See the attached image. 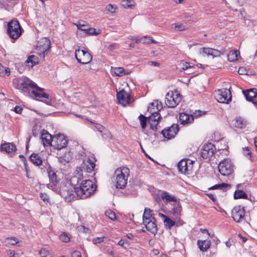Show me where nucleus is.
<instances>
[{
  "mask_svg": "<svg viewBox=\"0 0 257 257\" xmlns=\"http://www.w3.org/2000/svg\"><path fill=\"white\" fill-rule=\"evenodd\" d=\"M105 213L112 220H115L116 218L115 213L111 210L106 211Z\"/></svg>",
  "mask_w": 257,
  "mask_h": 257,
  "instance_id": "c03bdc74",
  "label": "nucleus"
},
{
  "mask_svg": "<svg viewBox=\"0 0 257 257\" xmlns=\"http://www.w3.org/2000/svg\"><path fill=\"white\" fill-rule=\"evenodd\" d=\"M200 231L202 233H207L208 235H210V233H209L208 230L206 229H200Z\"/></svg>",
  "mask_w": 257,
  "mask_h": 257,
  "instance_id": "69168bd1",
  "label": "nucleus"
},
{
  "mask_svg": "<svg viewBox=\"0 0 257 257\" xmlns=\"http://www.w3.org/2000/svg\"><path fill=\"white\" fill-rule=\"evenodd\" d=\"M194 161L189 159H182L177 165L178 171L183 174H190L193 169Z\"/></svg>",
  "mask_w": 257,
  "mask_h": 257,
  "instance_id": "6e6552de",
  "label": "nucleus"
},
{
  "mask_svg": "<svg viewBox=\"0 0 257 257\" xmlns=\"http://www.w3.org/2000/svg\"><path fill=\"white\" fill-rule=\"evenodd\" d=\"M90 123H92L95 128L101 134L103 138L110 139L111 138L110 133L104 126L99 123H96L92 121H90Z\"/></svg>",
  "mask_w": 257,
  "mask_h": 257,
  "instance_id": "f3484780",
  "label": "nucleus"
},
{
  "mask_svg": "<svg viewBox=\"0 0 257 257\" xmlns=\"http://www.w3.org/2000/svg\"><path fill=\"white\" fill-rule=\"evenodd\" d=\"M41 138L44 146H48L49 145L52 146L53 137H52V135L48 133L47 131L45 130L43 131Z\"/></svg>",
  "mask_w": 257,
  "mask_h": 257,
  "instance_id": "b1692460",
  "label": "nucleus"
},
{
  "mask_svg": "<svg viewBox=\"0 0 257 257\" xmlns=\"http://www.w3.org/2000/svg\"><path fill=\"white\" fill-rule=\"evenodd\" d=\"M139 118L140 121L142 129L144 131L147 126V121L148 122V117H146L143 114H140L139 116Z\"/></svg>",
  "mask_w": 257,
  "mask_h": 257,
  "instance_id": "a19ab883",
  "label": "nucleus"
},
{
  "mask_svg": "<svg viewBox=\"0 0 257 257\" xmlns=\"http://www.w3.org/2000/svg\"><path fill=\"white\" fill-rule=\"evenodd\" d=\"M67 145V140L63 135L54 136L52 140V147L54 149L61 150L65 148Z\"/></svg>",
  "mask_w": 257,
  "mask_h": 257,
  "instance_id": "ddd939ff",
  "label": "nucleus"
},
{
  "mask_svg": "<svg viewBox=\"0 0 257 257\" xmlns=\"http://www.w3.org/2000/svg\"><path fill=\"white\" fill-rule=\"evenodd\" d=\"M71 257H81V255L79 251L75 250L72 252Z\"/></svg>",
  "mask_w": 257,
  "mask_h": 257,
  "instance_id": "13d9d810",
  "label": "nucleus"
},
{
  "mask_svg": "<svg viewBox=\"0 0 257 257\" xmlns=\"http://www.w3.org/2000/svg\"><path fill=\"white\" fill-rule=\"evenodd\" d=\"M234 198L235 199L239 198L246 199L247 195L243 191L239 190L235 191Z\"/></svg>",
  "mask_w": 257,
  "mask_h": 257,
  "instance_id": "ea45409f",
  "label": "nucleus"
},
{
  "mask_svg": "<svg viewBox=\"0 0 257 257\" xmlns=\"http://www.w3.org/2000/svg\"><path fill=\"white\" fill-rule=\"evenodd\" d=\"M179 131L178 126L176 124H173L168 128L164 129L161 131V134L164 138L168 139L174 138Z\"/></svg>",
  "mask_w": 257,
  "mask_h": 257,
  "instance_id": "dca6fc26",
  "label": "nucleus"
},
{
  "mask_svg": "<svg viewBox=\"0 0 257 257\" xmlns=\"http://www.w3.org/2000/svg\"><path fill=\"white\" fill-rule=\"evenodd\" d=\"M2 151H5L7 153H11L17 150L16 146L13 143H5L1 146Z\"/></svg>",
  "mask_w": 257,
  "mask_h": 257,
  "instance_id": "bb28decb",
  "label": "nucleus"
},
{
  "mask_svg": "<svg viewBox=\"0 0 257 257\" xmlns=\"http://www.w3.org/2000/svg\"><path fill=\"white\" fill-rule=\"evenodd\" d=\"M159 215L163 218L164 224L168 228L171 229L175 225V221L166 215L162 213H159Z\"/></svg>",
  "mask_w": 257,
  "mask_h": 257,
  "instance_id": "2f4dec72",
  "label": "nucleus"
},
{
  "mask_svg": "<svg viewBox=\"0 0 257 257\" xmlns=\"http://www.w3.org/2000/svg\"><path fill=\"white\" fill-rule=\"evenodd\" d=\"M200 54L203 55L211 56L213 58L220 56L221 53L219 51L210 48H203L200 49Z\"/></svg>",
  "mask_w": 257,
  "mask_h": 257,
  "instance_id": "5701e85b",
  "label": "nucleus"
},
{
  "mask_svg": "<svg viewBox=\"0 0 257 257\" xmlns=\"http://www.w3.org/2000/svg\"><path fill=\"white\" fill-rule=\"evenodd\" d=\"M225 244L228 247H230L231 245V243L229 241H227L225 242Z\"/></svg>",
  "mask_w": 257,
  "mask_h": 257,
  "instance_id": "338daca9",
  "label": "nucleus"
},
{
  "mask_svg": "<svg viewBox=\"0 0 257 257\" xmlns=\"http://www.w3.org/2000/svg\"><path fill=\"white\" fill-rule=\"evenodd\" d=\"M182 100V96L177 92H168L166 95L165 103L169 107L173 108L176 106Z\"/></svg>",
  "mask_w": 257,
  "mask_h": 257,
  "instance_id": "423d86ee",
  "label": "nucleus"
},
{
  "mask_svg": "<svg viewBox=\"0 0 257 257\" xmlns=\"http://www.w3.org/2000/svg\"><path fill=\"white\" fill-rule=\"evenodd\" d=\"M121 6L125 9H132L135 6V3L132 0H123L121 2Z\"/></svg>",
  "mask_w": 257,
  "mask_h": 257,
  "instance_id": "58836bf2",
  "label": "nucleus"
},
{
  "mask_svg": "<svg viewBox=\"0 0 257 257\" xmlns=\"http://www.w3.org/2000/svg\"><path fill=\"white\" fill-rule=\"evenodd\" d=\"M117 244L120 245V246H121L124 248L126 247V246H125V244H128V241L125 240H123V239H120L117 243Z\"/></svg>",
  "mask_w": 257,
  "mask_h": 257,
  "instance_id": "6e6d98bb",
  "label": "nucleus"
},
{
  "mask_svg": "<svg viewBox=\"0 0 257 257\" xmlns=\"http://www.w3.org/2000/svg\"><path fill=\"white\" fill-rule=\"evenodd\" d=\"M148 64L150 65H153L154 66L158 67L160 66V63L155 61H149Z\"/></svg>",
  "mask_w": 257,
  "mask_h": 257,
  "instance_id": "680f3d73",
  "label": "nucleus"
},
{
  "mask_svg": "<svg viewBox=\"0 0 257 257\" xmlns=\"http://www.w3.org/2000/svg\"><path fill=\"white\" fill-rule=\"evenodd\" d=\"M239 54V52L238 51H230L227 55L228 60L230 62H233L237 60Z\"/></svg>",
  "mask_w": 257,
  "mask_h": 257,
  "instance_id": "c9c22d12",
  "label": "nucleus"
},
{
  "mask_svg": "<svg viewBox=\"0 0 257 257\" xmlns=\"http://www.w3.org/2000/svg\"><path fill=\"white\" fill-rule=\"evenodd\" d=\"M96 189V185L90 180H83L79 186L75 188V193L78 198L85 199L90 196Z\"/></svg>",
  "mask_w": 257,
  "mask_h": 257,
  "instance_id": "f03ea898",
  "label": "nucleus"
},
{
  "mask_svg": "<svg viewBox=\"0 0 257 257\" xmlns=\"http://www.w3.org/2000/svg\"><path fill=\"white\" fill-rule=\"evenodd\" d=\"M143 224L145 225L147 230L152 234L155 235L157 233L158 227L156 223V219H150L143 222Z\"/></svg>",
  "mask_w": 257,
  "mask_h": 257,
  "instance_id": "aec40b11",
  "label": "nucleus"
},
{
  "mask_svg": "<svg viewBox=\"0 0 257 257\" xmlns=\"http://www.w3.org/2000/svg\"><path fill=\"white\" fill-rule=\"evenodd\" d=\"M47 172L49 176L50 182L54 186L53 189H56V191H57L58 188H57V184L58 181L56 173L50 166H49V167L47 169Z\"/></svg>",
  "mask_w": 257,
  "mask_h": 257,
  "instance_id": "412c9836",
  "label": "nucleus"
},
{
  "mask_svg": "<svg viewBox=\"0 0 257 257\" xmlns=\"http://www.w3.org/2000/svg\"><path fill=\"white\" fill-rule=\"evenodd\" d=\"M34 89L32 91V93L35 96L39 98H45V100L43 101L47 104L50 105L51 104V99L49 98V96L48 94L44 92V89L41 88L36 84V86L33 88Z\"/></svg>",
  "mask_w": 257,
  "mask_h": 257,
  "instance_id": "2eb2a0df",
  "label": "nucleus"
},
{
  "mask_svg": "<svg viewBox=\"0 0 257 257\" xmlns=\"http://www.w3.org/2000/svg\"><path fill=\"white\" fill-rule=\"evenodd\" d=\"M40 197L44 201H48L49 199L46 194L41 193Z\"/></svg>",
  "mask_w": 257,
  "mask_h": 257,
  "instance_id": "052dcab7",
  "label": "nucleus"
},
{
  "mask_svg": "<svg viewBox=\"0 0 257 257\" xmlns=\"http://www.w3.org/2000/svg\"><path fill=\"white\" fill-rule=\"evenodd\" d=\"M51 41L47 38L41 39L38 42L36 49L39 52V56L44 60L45 56L51 48Z\"/></svg>",
  "mask_w": 257,
  "mask_h": 257,
  "instance_id": "0eeeda50",
  "label": "nucleus"
},
{
  "mask_svg": "<svg viewBox=\"0 0 257 257\" xmlns=\"http://www.w3.org/2000/svg\"><path fill=\"white\" fill-rule=\"evenodd\" d=\"M5 73L6 74H7L8 75H10V69L9 68H7L5 69Z\"/></svg>",
  "mask_w": 257,
  "mask_h": 257,
  "instance_id": "774afa93",
  "label": "nucleus"
},
{
  "mask_svg": "<svg viewBox=\"0 0 257 257\" xmlns=\"http://www.w3.org/2000/svg\"><path fill=\"white\" fill-rule=\"evenodd\" d=\"M31 161L35 165L39 166L42 163V159L38 154L33 153L30 157Z\"/></svg>",
  "mask_w": 257,
  "mask_h": 257,
  "instance_id": "473e14b6",
  "label": "nucleus"
},
{
  "mask_svg": "<svg viewBox=\"0 0 257 257\" xmlns=\"http://www.w3.org/2000/svg\"><path fill=\"white\" fill-rule=\"evenodd\" d=\"M14 110L15 111V112H16L17 113H18V114H21L22 112V110H23V108L20 106H18V105H16L14 108Z\"/></svg>",
  "mask_w": 257,
  "mask_h": 257,
  "instance_id": "5fc2aeb1",
  "label": "nucleus"
},
{
  "mask_svg": "<svg viewBox=\"0 0 257 257\" xmlns=\"http://www.w3.org/2000/svg\"><path fill=\"white\" fill-rule=\"evenodd\" d=\"M13 83L16 88L25 92L36 86V84L27 77L14 79Z\"/></svg>",
  "mask_w": 257,
  "mask_h": 257,
  "instance_id": "7ed1b4c3",
  "label": "nucleus"
},
{
  "mask_svg": "<svg viewBox=\"0 0 257 257\" xmlns=\"http://www.w3.org/2000/svg\"><path fill=\"white\" fill-rule=\"evenodd\" d=\"M148 38H149V41H147V43H150V42H152V43H155V40H154L153 39L152 37H149Z\"/></svg>",
  "mask_w": 257,
  "mask_h": 257,
  "instance_id": "0e129e2a",
  "label": "nucleus"
},
{
  "mask_svg": "<svg viewBox=\"0 0 257 257\" xmlns=\"http://www.w3.org/2000/svg\"><path fill=\"white\" fill-rule=\"evenodd\" d=\"M231 216L236 222H242L245 218L244 207L240 205L234 206L231 211Z\"/></svg>",
  "mask_w": 257,
  "mask_h": 257,
  "instance_id": "f8f14e48",
  "label": "nucleus"
},
{
  "mask_svg": "<svg viewBox=\"0 0 257 257\" xmlns=\"http://www.w3.org/2000/svg\"><path fill=\"white\" fill-rule=\"evenodd\" d=\"M104 237H96L93 239V242L94 244L99 243L103 241Z\"/></svg>",
  "mask_w": 257,
  "mask_h": 257,
  "instance_id": "864d4df0",
  "label": "nucleus"
},
{
  "mask_svg": "<svg viewBox=\"0 0 257 257\" xmlns=\"http://www.w3.org/2000/svg\"><path fill=\"white\" fill-rule=\"evenodd\" d=\"M85 33L89 35H97L98 33H96L95 29L93 28H87Z\"/></svg>",
  "mask_w": 257,
  "mask_h": 257,
  "instance_id": "de8ad7c7",
  "label": "nucleus"
},
{
  "mask_svg": "<svg viewBox=\"0 0 257 257\" xmlns=\"http://www.w3.org/2000/svg\"><path fill=\"white\" fill-rule=\"evenodd\" d=\"M218 169L222 176H228L232 173L233 166L230 160L224 159L219 163L218 165Z\"/></svg>",
  "mask_w": 257,
  "mask_h": 257,
  "instance_id": "9d476101",
  "label": "nucleus"
},
{
  "mask_svg": "<svg viewBox=\"0 0 257 257\" xmlns=\"http://www.w3.org/2000/svg\"><path fill=\"white\" fill-rule=\"evenodd\" d=\"M242 92L246 99L248 101H252L253 98L257 96V89L256 88H250L243 90Z\"/></svg>",
  "mask_w": 257,
  "mask_h": 257,
  "instance_id": "a878e982",
  "label": "nucleus"
},
{
  "mask_svg": "<svg viewBox=\"0 0 257 257\" xmlns=\"http://www.w3.org/2000/svg\"><path fill=\"white\" fill-rule=\"evenodd\" d=\"M7 239L11 240V241L9 243L13 245H16L19 242V241L18 240V239L15 237H8V238H7Z\"/></svg>",
  "mask_w": 257,
  "mask_h": 257,
  "instance_id": "3c124183",
  "label": "nucleus"
},
{
  "mask_svg": "<svg viewBox=\"0 0 257 257\" xmlns=\"http://www.w3.org/2000/svg\"><path fill=\"white\" fill-rule=\"evenodd\" d=\"M39 254L41 257H52L49 251L45 248H42L39 251Z\"/></svg>",
  "mask_w": 257,
  "mask_h": 257,
  "instance_id": "37998d69",
  "label": "nucleus"
},
{
  "mask_svg": "<svg viewBox=\"0 0 257 257\" xmlns=\"http://www.w3.org/2000/svg\"><path fill=\"white\" fill-rule=\"evenodd\" d=\"M175 29L179 31H184L186 29V27L183 25H177L176 24H172Z\"/></svg>",
  "mask_w": 257,
  "mask_h": 257,
  "instance_id": "8fccbe9b",
  "label": "nucleus"
},
{
  "mask_svg": "<svg viewBox=\"0 0 257 257\" xmlns=\"http://www.w3.org/2000/svg\"><path fill=\"white\" fill-rule=\"evenodd\" d=\"M162 108V104L158 100H154L148 106V110L151 115L148 117V123L150 129L156 132L158 125L162 119L160 114L158 112Z\"/></svg>",
  "mask_w": 257,
  "mask_h": 257,
  "instance_id": "f257e3e1",
  "label": "nucleus"
},
{
  "mask_svg": "<svg viewBox=\"0 0 257 257\" xmlns=\"http://www.w3.org/2000/svg\"><path fill=\"white\" fill-rule=\"evenodd\" d=\"M151 212V210L150 209L145 208L143 216V222L150 219H154L155 218L154 217H152Z\"/></svg>",
  "mask_w": 257,
  "mask_h": 257,
  "instance_id": "4c0bfd02",
  "label": "nucleus"
},
{
  "mask_svg": "<svg viewBox=\"0 0 257 257\" xmlns=\"http://www.w3.org/2000/svg\"><path fill=\"white\" fill-rule=\"evenodd\" d=\"M111 72L114 75L118 76H122L125 74H128L130 73L128 70H125L122 67H115L112 69Z\"/></svg>",
  "mask_w": 257,
  "mask_h": 257,
  "instance_id": "7c9ffc66",
  "label": "nucleus"
},
{
  "mask_svg": "<svg viewBox=\"0 0 257 257\" xmlns=\"http://www.w3.org/2000/svg\"><path fill=\"white\" fill-rule=\"evenodd\" d=\"M246 124V121H245L242 117H238L235 119L234 123L236 127L242 128L245 127Z\"/></svg>",
  "mask_w": 257,
  "mask_h": 257,
  "instance_id": "e433bc0d",
  "label": "nucleus"
},
{
  "mask_svg": "<svg viewBox=\"0 0 257 257\" xmlns=\"http://www.w3.org/2000/svg\"><path fill=\"white\" fill-rule=\"evenodd\" d=\"M117 44H116V43H114V44H111L108 47V48L109 50H110V51H112L113 50H114L116 46H117Z\"/></svg>",
  "mask_w": 257,
  "mask_h": 257,
  "instance_id": "e2e57ef3",
  "label": "nucleus"
},
{
  "mask_svg": "<svg viewBox=\"0 0 257 257\" xmlns=\"http://www.w3.org/2000/svg\"><path fill=\"white\" fill-rule=\"evenodd\" d=\"M59 193L62 197L69 201L74 198L73 190L68 189L66 186L60 187Z\"/></svg>",
  "mask_w": 257,
  "mask_h": 257,
  "instance_id": "6ab92c4d",
  "label": "nucleus"
},
{
  "mask_svg": "<svg viewBox=\"0 0 257 257\" xmlns=\"http://www.w3.org/2000/svg\"><path fill=\"white\" fill-rule=\"evenodd\" d=\"M117 98L119 103L124 106L126 105L130 101V95L123 89L117 92Z\"/></svg>",
  "mask_w": 257,
  "mask_h": 257,
  "instance_id": "a211bd4d",
  "label": "nucleus"
},
{
  "mask_svg": "<svg viewBox=\"0 0 257 257\" xmlns=\"http://www.w3.org/2000/svg\"><path fill=\"white\" fill-rule=\"evenodd\" d=\"M117 7L115 5H112L111 4H108L106 7V9L107 11L110 12L111 13H115Z\"/></svg>",
  "mask_w": 257,
  "mask_h": 257,
  "instance_id": "09e8293b",
  "label": "nucleus"
},
{
  "mask_svg": "<svg viewBox=\"0 0 257 257\" xmlns=\"http://www.w3.org/2000/svg\"><path fill=\"white\" fill-rule=\"evenodd\" d=\"M23 29L17 20H11L7 25V34L14 40L18 39L22 35Z\"/></svg>",
  "mask_w": 257,
  "mask_h": 257,
  "instance_id": "20e7f679",
  "label": "nucleus"
},
{
  "mask_svg": "<svg viewBox=\"0 0 257 257\" xmlns=\"http://www.w3.org/2000/svg\"><path fill=\"white\" fill-rule=\"evenodd\" d=\"M193 66H191L189 63L186 62L185 63L183 64L182 69L183 70H187L189 68H193Z\"/></svg>",
  "mask_w": 257,
  "mask_h": 257,
  "instance_id": "bf43d9fd",
  "label": "nucleus"
},
{
  "mask_svg": "<svg viewBox=\"0 0 257 257\" xmlns=\"http://www.w3.org/2000/svg\"><path fill=\"white\" fill-rule=\"evenodd\" d=\"M231 87L218 90L216 95V100L220 103H228L231 100L232 96L230 89Z\"/></svg>",
  "mask_w": 257,
  "mask_h": 257,
  "instance_id": "1a4fd4ad",
  "label": "nucleus"
},
{
  "mask_svg": "<svg viewBox=\"0 0 257 257\" xmlns=\"http://www.w3.org/2000/svg\"><path fill=\"white\" fill-rule=\"evenodd\" d=\"M67 155L69 156V153L67 154H65V155L62 157H61L60 159V161L61 163H69L71 160V157L69 156H67Z\"/></svg>",
  "mask_w": 257,
  "mask_h": 257,
  "instance_id": "a18cd8bd",
  "label": "nucleus"
},
{
  "mask_svg": "<svg viewBox=\"0 0 257 257\" xmlns=\"http://www.w3.org/2000/svg\"><path fill=\"white\" fill-rule=\"evenodd\" d=\"M25 63L29 68H32L34 65L38 63V58L35 55H30L25 61Z\"/></svg>",
  "mask_w": 257,
  "mask_h": 257,
  "instance_id": "c85d7f7f",
  "label": "nucleus"
},
{
  "mask_svg": "<svg viewBox=\"0 0 257 257\" xmlns=\"http://www.w3.org/2000/svg\"><path fill=\"white\" fill-rule=\"evenodd\" d=\"M246 72H247V71H246V69H245L244 67H240L238 70V73L240 75L245 74H246Z\"/></svg>",
  "mask_w": 257,
  "mask_h": 257,
  "instance_id": "4d7b16f0",
  "label": "nucleus"
},
{
  "mask_svg": "<svg viewBox=\"0 0 257 257\" xmlns=\"http://www.w3.org/2000/svg\"><path fill=\"white\" fill-rule=\"evenodd\" d=\"M82 168L87 173H91L94 171L95 163L94 161L89 158L84 160L82 164Z\"/></svg>",
  "mask_w": 257,
  "mask_h": 257,
  "instance_id": "4be33fe9",
  "label": "nucleus"
},
{
  "mask_svg": "<svg viewBox=\"0 0 257 257\" xmlns=\"http://www.w3.org/2000/svg\"><path fill=\"white\" fill-rule=\"evenodd\" d=\"M162 199L166 202H177V199L174 196H171L168 193L166 192H163L161 194Z\"/></svg>",
  "mask_w": 257,
  "mask_h": 257,
  "instance_id": "f704fd0d",
  "label": "nucleus"
},
{
  "mask_svg": "<svg viewBox=\"0 0 257 257\" xmlns=\"http://www.w3.org/2000/svg\"><path fill=\"white\" fill-rule=\"evenodd\" d=\"M243 154L247 157L251 158V151L248 147L243 149Z\"/></svg>",
  "mask_w": 257,
  "mask_h": 257,
  "instance_id": "603ef678",
  "label": "nucleus"
},
{
  "mask_svg": "<svg viewBox=\"0 0 257 257\" xmlns=\"http://www.w3.org/2000/svg\"><path fill=\"white\" fill-rule=\"evenodd\" d=\"M179 120L182 124L191 123L194 121V116L193 115H189L186 113H180L179 114Z\"/></svg>",
  "mask_w": 257,
  "mask_h": 257,
  "instance_id": "393cba45",
  "label": "nucleus"
},
{
  "mask_svg": "<svg viewBox=\"0 0 257 257\" xmlns=\"http://www.w3.org/2000/svg\"><path fill=\"white\" fill-rule=\"evenodd\" d=\"M215 147L212 143H208L203 145L201 150V158L202 159L210 160L213 155Z\"/></svg>",
  "mask_w": 257,
  "mask_h": 257,
  "instance_id": "4468645a",
  "label": "nucleus"
},
{
  "mask_svg": "<svg viewBox=\"0 0 257 257\" xmlns=\"http://www.w3.org/2000/svg\"><path fill=\"white\" fill-rule=\"evenodd\" d=\"M75 56L78 62L82 64H88L92 60V56L89 52L79 49L75 50Z\"/></svg>",
  "mask_w": 257,
  "mask_h": 257,
  "instance_id": "9b49d317",
  "label": "nucleus"
},
{
  "mask_svg": "<svg viewBox=\"0 0 257 257\" xmlns=\"http://www.w3.org/2000/svg\"><path fill=\"white\" fill-rule=\"evenodd\" d=\"M197 244L200 250L203 252L206 251L210 247L211 245L210 240L206 239L204 240H198Z\"/></svg>",
  "mask_w": 257,
  "mask_h": 257,
  "instance_id": "cd10ccee",
  "label": "nucleus"
},
{
  "mask_svg": "<svg viewBox=\"0 0 257 257\" xmlns=\"http://www.w3.org/2000/svg\"><path fill=\"white\" fill-rule=\"evenodd\" d=\"M60 239L63 242H67L70 240V237L65 232H63L60 235Z\"/></svg>",
  "mask_w": 257,
  "mask_h": 257,
  "instance_id": "49530a36",
  "label": "nucleus"
},
{
  "mask_svg": "<svg viewBox=\"0 0 257 257\" xmlns=\"http://www.w3.org/2000/svg\"><path fill=\"white\" fill-rule=\"evenodd\" d=\"M82 176L78 174V175L72 177L70 179L71 184L74 186V189L77 186H79L81 182H82Z\"/></svg>",
  "mask_w": 257,
  "mask_h": 257,
  "instance_id": "72a5a7b5",
  "label": "nucleus"
},
{
  "mask_svg": "<svg viewBox=\"0 0 257 257\" xmlns=\"http://www.w3.org/2000/svg\"><path fill=\"white\" fill-rule=\"evenodd\" d=\"M85 23V22L82 21L79 22L78 24H76L77 28L80 30L84 31V33L87 30V28H88V26H87Z\"/></svg>",
  "mask_w": 257,
  "mask_h": 257,
  "instance_id": "79ce46f5",
  "label": "nucleus"
},
{
  "mask_svg": "<svg viewBox=\"0 0 257 257\" xmlns=\"http://www.w3.org/2000/svg\"><path fill=\"white\" fill-rule=\"evenodd\" d=\"M129 173V169L125 167L122 169H117L115 171L116 180V187L117 188L122 189L125 187Z\"/></svg>",
  "mask_w": 257,
  "mask_h": 257,
  "instance_id": "39448f33",
  "label": "nucleus"
},
{
  "mask_svg": "<svg viewBox=\"0 0 257 257\" xmlns=\"http://www.w3.org/2000/svg\"><path fill=\"white\" fill-rule=\"evenodd\" d=\"M231 187V185L225 183H222L221 184H216L212 187L209 188V190H214L218 189L222 190L223 191H226L227 189Z\"/></svg>",
  "mask_w": 257,
  "mask_h": 257,
  "instance_id": "c756f323",
  "label": "nucleus"
}]
</instances>
